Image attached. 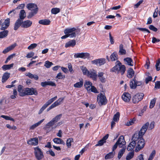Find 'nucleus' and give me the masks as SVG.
<instances>
[{"label": "nucleus", "instance_id": "1", "mask_svg": "<svg viewBox=\"0 0 160 160\" xmlns=\"http://www.w3.org/2000/svg\"><path fill=\"white\" fill-rule=\"evenodd\" d=\"M149 125L148 122H146L144 124L141 128L139 133H136L134 134H136L137 136H136V147L135 149V151L138 152L142 149L145 144L144 140L142 138V136L144 134L148 128V127Z\"/></svg>", "mask_w": 160, "mask_h": 160}, {"label": "nucleus", "instance_id": "12", "mask_svg": "<svg viewBox=\"0 0 160 160\" xmlns=\"http://www.w3.org/2000/svg\"><path fill=\"white\" fill-rule=\"evenodd\" d=\"M87 76L92 78L94 81H96L97 80V72L95 70L92 69L90 70Z\"/></svg>", "mask_w": 160, "mask_h": 160}, {"label": "nucleus", "instance_id": "10", "mask_svg": "<svg viewBox=\"0 0 160 160\" xmlns=\"http://www.w3.org/2000/svg\"><path fill=\"white\" fill-rule=\"evenodd\" d=\"M57 97V96H55L53 98H51V99L48 100L42 107V108L40 110L38 114H41L45 109L49 105L51 104L56 99Z\"/></svg>", "mask_w": 160, "mask_h": 160}, {"label": "nucleus", "instance_id": "39", "mask_svg": "<svg viewBox=\"0 0 160 160\" xmlns=\"http://www.w3.org/2000/svg\"><path fill=\"white\" fill-rule=\"evenodd\" d=\"M14 64L12 63L11 64L4 65L2 67V69L4 71L10 69L13 66Z\"/></svg>", "mask_w": 160, "mask_h": 160}, {"label": "nucleus", "instance_id": "47", "mask_svg": "<svg viewBox=\"0 0 160 160\" xmlns=\"http://www.w3.org/2000/svg\"><path fill=\"white\" fill-rule=\"evenodd\" d=\"M134 155V152H130L127 155L126 157V159L127 160H130L133 158Z\"/></svg>", "mask_w": 160, "mask_h": 160}, {"label": "nucleus", "instance_id": "38", "mask_svg": "<svg viewBox=\"0 0 160 160\" xmlns=\"http://www.w3.org/2000/svg\"><path fill=\"white\" fill-rule=\"evenodd\" d=\"M44 119H43L41 120L40 121H39L38 122L33 124L32 126H31L30 127V129H34V128H36L37 127H38V126L40 125L44 120Z\"/></svg>", "mask_w": 160, "mask_h": 160}, {"label": "nucleus", "instance_id": "18", "mask_svg": "<svg viewBox=\"0 0 160 160\" xmlns=\"http://www.w3.org/2000/svg\"><path fill=\"white\" fill-rule=\"evenodd\" d=\"M22 27L27 28L30 27L32 24V22L29 20L23 21H22Z\"/></svg>", "mask_w": 160, "mask_h": 160}, {"label": "nucleus", "instance_id": "30", "mask_svg": "<svg viewBox=\"0 0 160 160\" xmlns=\"http://www.w3.org/2000/svg\"><path fill=\"white\" fill-rule=\"evenodd\" d=\"M126 149V147H123L121 149H120L119 151L118 152V159H120L122 157V156L124 153L125 152Z\"/></svg>", "mask_w": 160, "mask_h": 160}, {"label": "nucleus", "instance_id": "54", "mask_svg": "<svg viewBox=\"0 0 160 160\" xmlns=\"http://www.w3.org/2000/svg\"><path fill=\"white\" fill-rule=\"evenodd\" d=\"M1 117L4 118L6 120H10L11 121H12L13 122L15 121V120L14 119L8 116L2 115L1 116Z\"/></svg>", "mask_w": 160, "mask_h": 160}, {"label": "nucleus", "instance_id": "5", "mask_svg": "<svg viewBox=\"0 0 160 160\" xmlns=\"http://www.w3.org/2000/svg\"><path fill=\"white\" fill-rule=\"evenodd\" d=\"M97 99L98 104H101V105H104L107 103L106 97L102 93L98 95Z\"/></svg>", "mask_w": 160, "mask_h": 160}, {"label": "nucleus", "instance_id": "17", "mask_svg": "<svg viewBox=\"0 0 160 160\" xmlns=\"http://www.w3.org/2000/svg\"><path fill=\"white\" fill-rule=\"evenodd\" d=\"M109 136L108 134H106L101 140H100L98 143L95 145V146H100L102 145L106 142V140L108 138Z\"/></svg>", "mask_w": 160, "mask_h": 160}, {"label": "nucleus", "instance_id": "19", "mask_svg": "<svg viewBox=\"0 0 160 160\" xmlns=\"http://www.w3.org/2000/svg\"><path fill=\"white\" fill-rule=\"evenodd\" d=\"M38 139L37 138H31L27 141V143L29 145L36 146L38 144Z\"/></svg>", "mask_w": 160, "mask_h": 160}, {"label": "nucleus", "instance_id": "55", "mask_svg": "<svg viewBox=\"0 0 160 160\" xmlns=\"http://www.w3.org/2000/svg\"><path fill=\"white\" fill-rule=\"evenodd\" d=\"M38 11H32L31 12L28 16V18H31L32 17H33L34 15L36 14Z\"/></svg>", "mask_w": 160, "mask_h": 160}, {"label": "nucleus", "instance_id": "13", "mask_svg": "<svg viewBox=\"0 0 160 160\" xmlns=\"http://www.w3.org/2000/svg\"><path fill=\"white\" fill-rule=\"evenodd\" d=\"M64 33H75L76 35L80 34V30L79 29H76L74 28H71L69 29H66L64 31Z\"/></svg>", "mask_w": 160, "mask_h": 160}, {"label": "nucleus", "instance_id": "36", "mask_svg": "<svg viewBox=\"0 0 160 160\" xmlns=\"http://www.w3.org/2000/svg\"><path fill=\"white\" fill-rule=\"evenodd\" d=\"M130 86L131 89H135L136 88L137 85L136 83L135 78L130 81Z\"/></svg>", "mask_w": 160, "mask_h": 160}, {"label": "nucleus", "instance_id": "21", "mask_svg": "<svg viewBox=\"0 0 160 160\" xmlns=\"http://www.w3.org/2000/svg\"><path fill=\"white\" fill-rule=\"evenodd\" d=\"M122 98L125 102H129L131 98L130 94L128 93H124L122 96Z\"/></svg>", "mask_w": 160, "mask_h": 160}, {"label": "nucleus", "instance_id": "58", "mask_svg": "<svg viewBox=\"0 0 160 160\" xmlns=\"http://www.w3.org/2000/svg\"><path fill=\"white\" fill-rule=\"evenodd\" d=\"M37 46V45L36 43H33L31 44L28 47V49L31 50L33 49L36 48Z\"/></svg>", "mask_w": 160, "mask_h": 160}, {"label": "nucleus", "instance_id": "61", "mask_svg": "<svg viewBox=\"0 0 160 160\" xmlns=\"http://www.w3.org/2000/svg\"><path fill=\"white\" fill-rule=\"evenodd\" d=\"M34 53L33 52H31L28 53L26 57L28 58H30L33 57L34 55Z\"/></svg>", "mask_w": 160, "mask_h": 160}, {"label": "nucleus", "instance_id": "34", "mask_svg": "<svg viewBox=\"0 0 160 160\" xmlns=\"http://www.w3.org/2000/svg\"><path fill=\"white\" fill-rule=\"evenodd\" d=\"M16 46V45L13 44L5 49L2 52V53L4 54H5L10 51V50L13 49Z\"/></svg>", "mask_w": 160, "mask_h": 160}, {"label": "nucleus", "instance_id": "62", "mask_svg": "<svg viewBox=\"0 0 160 160\" xmlns=\"http://www.w3.org/2000/svg\"><path fill=\"white\" fill-rule=\"evenodd\" d=\"M16 12L15 11V10H12V11H10L8 13V15H9L11 14L10 16L12 17H13L15 16L16 14Z\"/></svg>", "mask_w": 160, "mask_h": 160}, {"label": "nucleus", "instance_id": "6", "mask_svg": "<svg viewBox=\"0 0 160 160\" xmlns=\"http://www.w3.org/2000/svg\"><path fill=\"white\" fill-rule=\"evenodd\" d=\"M38 94V92L36 88H25V96L26 95H37Z\"/></svg>", "mask_w": 160, "mask_h": 160}, {"label": "nucleus", "instance_id": "43", "mask_svg": "<svg viewBox=\"0 0 160 160\" xmlns=\"http://www.w3.org/2000/svg\"><path fill=\"white\" fill-rule=\"evenodd\" d=\"M115 152H110L108 154H107L105 157V158L106 159L111 158H112L114 155Z\"/></svg>", "mask_w": 160, "mask_h": 160}, {"label": "nucleus", "instance_id": "28", "mask_svg": "<svg viewBox=\"0 0 160 160\" xmlns=\"http://www.w3.org/2000/svg\"><path fill=\"white\" fill-rule=\"evenodd\" d=\"M19 18L18 19L22 21L26 17V13L24 10H22L20 11L19 14Z\"/></svg>", "mask_w": 160, "mask_h": 160}, {"label": "nucleus", "instance_id": "25", "mask_svg": "<svg viewBox=\"0 0 160 160\" xmlns=\"http://www.w3.org/2000/svg\"><path fill=\"white\" fill-rule=\"evenodd\" d=\"M22 20H20V19H18L15 23L14 29L16 30L20 26L22 27Z\"/></svg>", "mask_w": 160, "mask_h": 160}, {"label": "nucleus", "instance_id": "29", "mask_svg": "<svg viewBox=\"0 0 160 160\" xmlns=\"http://www.w3.org/2000/svg\"><path fill=\"white\" fill-rule=\"evenodd\" d=\"M92 85V83L90 81H86L84 83V86L86 89L88 91H90V88H91Z\"/></svg>", "mask_w": 160, "mask_h": 160}, {"label": "nucleus", "instance_id": "24", "mask_svg": "<svg viewBox=\"0 0 160 160\" xmlns=\"http://www.w3.org/2000/svg\"><path fill=\"white\" fill-rule=\"evenodd\" d=\"M104 73L103 72H99L97 74V77L99 78L100 81L102 83L106 82V79L103 77Z\"/></svg>", "mask_w": 160, "mask_h": 160}, {"label": "nucleus", "instance_id": "42", "mask_svg": "<svg viewBox=\"0 0 160 160\" xmlns=\"http://www.w3.org/2000/svg\"><path fill=\"white\" fill-rule=\"evenodd\" d=\"M8 30H4L0 32V38L6 37L8 35Z\"/></svg>", "mask_w": 160, "mask_h": 160}, {"label": "nucleus", "instance_id": "60", "mask_svg": "<svg viewBox=\"0 0 160 160\" xmlns=\"http://www.w3.org/2000/svg\"><path fill=\"white\" fill-rule=\"evenodd\" d=\"M149 28L150 30L154 32H156L158 30L157 28L152 25H150L149 27Z\"/></svg>", "mask_w": 160, "mask_h": 160}, {"label": "nucleus", "instance_id": "23", "mask_svg": "<svg viewBox=\"0 0 160 160\" xmlns=\"http://www.w3.org/2000/svg\"><path fill=\"white\" fill-rule=\"evenodd\" d=\"M76 42L75 40H72L66 43L65 47L66 48L70 47H73L76 45Z\"/></svg>", "mask_w": 160, "mask_h": 160}, {"label": "nucleus", "instance_id": "8", "mask_svg": "<svg viewBox=\"0 0 160 160\" xmlns=\"http://www.w3.org/2000/svg\"><path fill=\"white\" fill-rule=\"evenodd\" d=\"M57 97V96H55L53 98H51V99L48 100L42 107V108L40 110L38 114H41L45 109L49 105L51 104L56 99Z\"/></svg>", "mask_w": 160, "mask_h": 160}, {"label": "nucleus", "instance_id": "35", "mask_svg": "<svg viewBox=\"0 0 160 160\" xmlns=\"http://www.w3.org/2000/svg\"><path fill=\"white\" fill-rule=\"evenodd\" d=\"M64 98H60L57 101H55L52 104L54 108L60 105L61 102L63 101Z\"/></svg>", "mask_w": 160, "mask_h": 160}, {"label": "nucleus", "instance_id": "31", "mask_svg": "<svg viewBox=\"0 0 160 160\" xmlns=\"http://www.w3.org/2000/svg\"><path fill=\"white\" fill-rule=\"evenodd\" d=\"M50 22V21L48 19H44L41 20L39 21L38 23L43 25H49Z\"/></svg>", "mask_w": 160, "mask_h": 160}, {"label": "nucleus", "instance_id": "40", "mask_svg": "<svg viewBox=\"0 0 160 160\" xmlns=\"http://www.w3.org/2000/svg\"><path fill=\"white\" fill-rule=\"evenodd\" d=\"M66 35H64L61 37L62 39H65L68 37H70L71 38H73L75 37V33H65Z\"/></svg>", "mask_w": 160, "mask_h": 160}, {"label": "nucleus", "instance_id": "7", "mask_svg": "<svg viewBox=\"0 0 160 160\" xmlns=\"http://www.w3.org/2000/svg\"><path fill=\"white\" fill-rule=\"evenodd\" d=\"M144 94L142 93H138L135 95L132 98L133 103H137L141 101L143 98Z\"/></svg>", "mask_w": 160, "mask_h": 160}, {"label": "nucleus", "instance_id": "53", "mask_svg": "<svg viewBox=\"0 0 160 160\" xmlns=\"http://www.w3.org/2000/svg\"><path fill=\"white\" fill-rule=\"evenodd\" d=\"M156 98H153L151 101L149 106L150 108H152L154 107L156 103Z\"/></svg>", "mask_w": 160, "mask_h": 160}, {"label": "nucleus", "instance_id": "15", "mask_svg": "<svg viewBox=\"0 0 160 160\" xmlns=\"http://www.w3.org/2000/svg\"><path fill=\"white\" fill-rule=\"evenodd\" d=\"M116 142L119 144V147L120 148H122L123 146L126 144L124 136L122 135L121 136Z\"/></svg>", "mask_w": 160, "mask_h": 160}, {"label": "nucleus", "instance_id": "45", "mask_svg": "<svg viewBox=\"0 0 160 160\" xmlns=\"http://www.w3.org/2000/svg\"><path fill=\"white\" fill-rule=\"evenodd\" d=\"M120 116V113L119 112H117L114 116L113 120L115 121V122H118L119 120V118Z\"/></svg>", "mask_w": 160, "mask_h": 160}, {"label": "nucleus", "instance_id": "52", "mask_svg": "<svg viewBox=\"0 0 160 160\" xmlns=\"http://www.w3.org/2000/svg\"><path fill=\"white\" fill-rule=\"evenodd\" d=\"M98 64L99 66L104 64L106 62V60L104 58H100L98 59Z\"/></svg>", "mask_w": 160, "mask_h": 160}, {"label": "nucleus", "instance_id": "49", "mask_svg": "<svg viewBox=\"0 0 160 160\" xmlns=\"http://www.w3.org/2000/svg\"><path fill=\"white\" fill-rule=\"evenodd\" d=\"M155 67L157 71L160 70V58L158 59L156 61Z\"/></svg>", "mask_w": 160, "mask_h": 160}, {"label": "nucleus", "instance_id": "14", "mask_svg": "<svg viewBox=\"0 0 160 160\" xmlns=\"http://www.w3.org/2000/svg\"><path fill=\"white\" fill-rule=\"evenodd\" d=\"M90 54L88 53L82 52L76 53L74 55L75 58H86L89 57Z\"/></svg>", "mask_w": 160, "mask_h": 160}, {"label": "nucleus", "instance_id": "26", "mask_svg": "<svg viewBox=\"0 0 160 160\" xmlns=\"http://www.w3.org/2000/svg\"><path fill=\"white\" fill-rule=\"evenodd\" d=\"M10 73L8 72H5L3 75L2 78V83L5 82L9 78L10 75Z\"/></svg>", "mask_w": 160, "mask_h": 160}, {"label": "nucleus", "instance_id": "64", "mask_svg": "<svg viewBox=\"0 0 160 160\" xmlns=\"http://www.w3.org/2000/svg\"><path fill=\"white\" fill-rule=\"evenodd\" d=\"M155 88H160V81H157L155 83Z\"/></svg>", "mask_w": 160, "mask_h": 160}, {"label": "nucleus", "instance_id": "20", "mask_svg": "<svg viewBox=\"0 0 160 160\" xmlns=\"http://www.w3.org/2000/svg\"><path fill=\"white\" fill-rule=\"evenodd\" d=\"M18 91L20 96H25V88H23L22 85H20L18 86Z\"/></svg>", "mask_w": 160, "mask_h": 160}, {"label": "nucleus", "instance_id": "22", "mask_svg": "<svg viewBox=\"0 0 160 160\" xmlns=\"http://www.w3.org/2000/svg\"><path fill=\"white\" fill-rule=\"evenodd\" d=\"M125 63L130 66H133L134 62L132 59L130 58H126L124 59Z\"/></svg>", "mask_w": 160, "mask_h": 160}, {"label": "nucleus", "instance_id": "63", "mask_svg": "<svg viewBox=\"0 0 160 160\" xmlns=\"http://www.w3.org/2000/svg\"><path fill=\"white\" fill-rule=\"evenodd\" d=\"M68 68L69 72L71 73H72L73 72V71L72 68V66L70 64H68Z\"/></svg>", "mask_w": 160, "mask_h": 160}, {"label": "nucleus", "instance_id": "11", "mask_svg": "<svg viewBox=\"0 0 160 160\" xmlns=\"http://www.w3.org/2000/svg\"><path fill=\"white\" fill-rule=\"evenodd\" d=\"M137 136L136 134H134L132 137V141L131 142L129 145H128L127 150L128 151H130L133 149L135 147H136V143H135V141H136V137H135Z\"/></svg>", "mask_w": 160, "mask_h": 160}, {"label": "nucleus", "instance_id": "41", "mask_svg": "<svg viewBox=\"0 0 160 160\" xmlns=\"http://www.w3.org/2000/svg\"><path fill=\"white\" fill-rule=\"evenodd\" d=\"M110 59L112 61H114L118 59V55L116 52H114L110 56Z\"/></svg>", "mask_w": 160, "mask_h": 160}, {"label": "nucleus", "instance_id": "3", "mask_svg": "<svg viewBox=\"0 0 160 160\" xmlns=\"http://www.w3.org/2000/svg\"><path fill=\"white\" fill-rule=\"evenodd\" d=\"M34 154L36 158L38 160H41L44 158L43 152L38 147L34 148Z\"/></svg>", "mask_w": 160, "mask_h": 160}, {"label": "nucleus", "instance_id": "57", "mask_svg": "<svg viewBox=\"0 0 160 160\" xmlns=\"http://www.w3.org/2000/svg\"><path fill=\"white\" fill-rule=\"evenodd\" d=\"M90 91L95 93H98V92L96 88L94 86H92V85L90 88Z\"/></svg>", "mask_w": 160, "mask_h": 160}, {"label": "nucleus", "instance_id": "56", "mask_svg": "<svg viewBox=\"0 0 160 160\" xmlns=\"http://www.w3.org/2000/svg\"><path fill=\"white\" fill-rule=\"evenodd\" d=\"M53 65V63L51 62H50L49 61H47L45 62L44 66L47 68H49L52 65Z\"/></svg>", "mask_w": 160, "mask_h": 160}, {"label": "nucleus", "instance_id": "46", "mask_svg": "<svg viewBox=\"0 0 160 160\" xmlns=\"http://www.w3.org/2000/svg\"><path fill=\"white\" fill-rule=\"evenodd\" d=\"M81 69L82 70L83 74L84 75L87 76L88 74V72L89 71H88L87 69V68L86 67H84V66H82L81 67Z\"/></svg>", "mask_w": 160, "mask_h": 160}, {"label": "nucleus", "instance_id": "2", "mask_svg": "<svg viewBox=\"0 0 160 160\" xmlns=\"http://www.w3.org/2000/svg\"><path fill=\"white\" fill-rule=\"evenodd\" d=\"M126 68L124 65H122L120 61H117L116 62L115 66L110 69V72L120 73L122 75L125 72Z\"/></svg>", "mask_w": 160, "mask_h": 160}, {"label": "nucleus", "instance_id": "4", "mask_svg": "<svg viewBox=\"0 0 160 160\" xmlns=\"http://www.w3.org/2000/svg\"><path fill=\"white\" fill-rule=\"evenodd\" d=\"M62 116V114L57 115L46 125V128H50L51 126H52L55 123L60 120Z\"/></svg>", "mask_w": 160, "mask_h": 160}, {"label": "nucleus", "instance_id": "50", "mask_svg": "<svg viewBox=\"0 0 160 160\" xmlns=\"http://www.w3.org/2000/svg\"><path fill=\"white\" fill-rule=\"evenodd\" d=\"M59 8H52L51 10V13L52 14H56L60 12Z\"/></svg>", "mask_w": 160, "mask_h": 160}, {"label": "nucleus", "instance_id": "59", "mask_svg": "<svg viewBox=\"0 0 160 160\" xmlns=\"http://www.w3.org/2000/svg\"><path fill=\"white\" fill-rule=\"evenodd\" d=\"M3 23H4V24L6 26L8 27L9 25L10 24L9 18H7V19L5 20Z\"/></svg>", "mask_w": 160, "mask_h": 160}, {"label": "nucleus", "instance_id": "37", "mask_svg": "<svg viewBox=\"0 0 160 160\" xmlns=\"http://www.w3.org/2000/svg\"><path fill=\"white\" fill-rule=\"evenodd\" d=\"M26 76L28 77L31 79H34L36 80H38V77L37 75H33L30 72H28L26 74Z\"/></svg>", "mask_w": 160, "mask_h": 160}, {"label": "nucleus", "instance_id": "32", "mask_svg": "<svg viewBox=\"0 0 160 160\" xmlns=\"http://www.w3.org/2000/svg\"><path fill=\"white\" fill-rule=\"evenodd\" d=\"M134 72L132 68H129L128 70L127 77L129 78H131L134 75Z\"/></svg>", "mask_w": 160, "mask_h": 160}, {"label": "nucleus", "instance_id": "16", "mask_svg": "<svg viewBox=\"0 0 160 160\" xmlns=\"http://www.w3.org/2000/svg\"><path fill=\"white\" fill-rule=\"evenodd\" d=\"M26 7L29 10L32 11H37L38 10V8L37 6L34 3H29L28 4Z\"/></svg>", "mask_w": 160, "mask_h": 160}, {"label": "nucleus", "instance_id": "51", "mask_svg": "<svg viewBox=\"0 0 160 160\" xmlns=\"http://www.w3.org/2000/svg\"><path fill=\"white\" fill-rule=\"evenodd\" d=\"M156 154V151L153 150L150 154L148 160H152Z\"/></svg>", "mask_w": 160, "mask_h": 160}, {"label": "nucleus", "instance_id": "44", "mask_svg": "<svg viewBox=\"0 0 160 160\" xmlns=\"http://www.w3.org/2000/svg\"><path fill=\"white\" fill-rule=\"evenodd\" d=\"M73 142V139L72 138H69L67 139L66 141V145L68 148H70L71 145V143Z\"/></svg>", "mask_w": 160, "mask_h": 160}, {"label": "nucleus", "instance_id": "48", "mask_svg": "<svg viewBox=\"0 0 160 160\" xmlns=\"http://www.w3.org/2000/svg\"><path fill=\"white\" fill-rule=\"evenodd\" d=\"M83 84V81H81L74 84L73 86L75 88H80L82 87Z\"/></svg>", "mask_w": 160, "mask_h": 160}, {"label": "nucleus", "instance_id": "33", "mask_svg": "<svg viewBox=\"0 0 160 160\" xmlns=\"http://www.w3.org/2000/svg\"><path fill=\"white\" fill-rule=\"evenodd\" d=\"M119 48V53L120 55H123L126 54V51L123 49V46L122 44H120Z\"/></svg>", "mask_w": 160, "mask_h": 160}, {"label": "nucleus", "instance_id": "27", "mask_svg": "<svg viewBox=\"0 0 160 160\" xmlns=\"http://www.w3.org/2000/svg\"><path fill=\"white\" fill-rule=\"evenodd\" d=\"M53 141L54 142L58 144H61L65 145V143L62 139L59 138H55L53 139Z\"/></svg>", "mask_w": 160, "mask_h": 160}, {"label": "nucleus", "instance_id": "9", "mask_svg": "<svg viewBox=\"0 0 160 160\" xmlns=\"http://www.w3.org/2000/svg\"><path fill=\"white\" fill-rule=\"evenodd\" d=\"M57 97V96H55L53 98H51V99L48 100L42 107V108L40 110L38 114H41L45 109L49 105L51 104L56 99Z\"/></svg>", "mask_w": 160, "mask_h": 160}]
</instances>
